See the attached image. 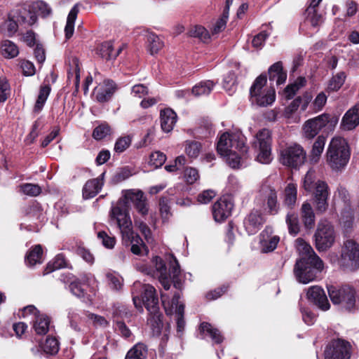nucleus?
<instances>
[{
  "label": "nucleus",
  "instance_id": "f257e3e1",
  "mask_svg": "<svg viewBox=\"0 0 359 359\" xmlns=\"http://www.w3.org/2000/svg\"><path fill=\"white\" fill-rule=\"evenodd\" d=\"M295 247L300 255L297 261L294 272L297 280L307 284L316 278L317 273L323 271V260L315 253L311 246L302 238H297Z\"/></svg>",
  "mask_w": 359,
  "mask_h": 359
},
{
  "label": "nucleus",
  "instance_id": "f03ea898",
  "mask_svg": "<svg viewBox=\"0 0 359 359\" xmlns=\"http://www.w3.org/2000/svg\"><path fill=\"white\" fill-rule=\"evenodd\" d=\"M246 138L241 131L226 132L221 135L217 144L218 154L226 158L233 168L241 165V156L247 154Z\"/></svg>",
  "mask_w": 359,
  "mask_h": 359
},
{
  "label": "nucleus",
  "instance_id": "7ed1b4c3",
  "mask_svg": "<svg viewBox=\"0 0 359 359\" xmlns=\"http://www.w3.org/2000/svg\"><path fill=\"white\" fill-rule=\"evenodd\" d=\"M351 157V149L346 139L336 136L330 140L325 153V160L330 168L335 172L343 170Z\"/></svg>",
  "mask_w": 359,
  "mask_h": 359
},
{
  "label": "nucleus",
  "instance_id": "20e7f679",
  "mask_svg": "<svg viewBox=\"0 0 359 359\" xmlns=\"http://www.w3.org/2000/svg\"><path fill=\"white\" fill-rule=\"evenodd\" d=\"M303 187L313 196V205L318 213H324L328 208V198L330 194L327 183L323 180H316V171L309 169L304 176Z\"/></svg>",
  "mask_w": 359,
  "mask_h": 359
},
{
  "label": "nucleus",
  "instance_id": "39448f33",
  "mask_svg": "<svg viewBox=\"0 0 359 359\" xmlns=\"http://www.w3.org/2000/svg\"><path fill=\"white\" fill-rule=\"evenodd\" d=\"M266 76H259L250 89V100L253 105L266 107L273 104L276 100V90L266 86Z\"/></svg>",
  "mask_w": 359,
  "mask_h": 359
},
{
  "label": "nucleus",
  "instance_id": "423d86ee",
  "mask_svg": "<svg viewBox=\"0 0 359 359\" xmlns=\"http://www.w3.org/2000/svg\"><path fill=\"white\" fill-rule=\"evenodd\" d=\"M271 132L266 128L259 130L252 142V147L257 154L256 160L263 164H269L273 159L271 153Z\"/></svg>",
  "mask_w": 359,
  "mask_h": 359
},
{
  "label": "nucleus",
  "instance_id": "0eeeda50",
  "mask_svg": "<svg viewBox=\"0 0 359 359\" xmlns=\"http://www.w3.org/2000/svg\"><path fill=\"white\" fill-rule=\"evenodd\" d=\"M338 123V118L327 114L319 115L306 121L302 128L304 137L311 140L323 128L332 130Z\"/></svg>",
  "mask_w": 359,
  "mask_h": 359
},
{
  "label": "nucleus",
  "instance_id": "6e6552de",
  "mask_svg": "<svg viewBox=\"0 0 359 359\" xmlns=\"http://www.w3.org/2000/svg\"><path fill=\"white\" fill-rule=\"evenodd\" d=\"M337 233L332 224L326 219H321L314 234L316 249L320 252L327 250L334 245Z\"/></svg>",
  "mask_w": 359,
  "mask_h": 359
},
{
  "label": "nucleus",
  "instance_id": "1a4fd4ad",
  "mask_svg": "<svg viewBox=\"0 0 359 359\" xmlns=\"http://www.w3.org/2000/svg\"><path fill=\"white\" fill-rule=\"evenodd\" d=\"M110 218L114 221L122 234V238H129L132 235V221L128 212V205L123 204V201H118L113 205L110 212Z\"/></svg>",
  "mask_w": 359,
  "mask_h": 359
},
{
  "label": "nucleus",
  "instance_id": "9d476101",
  "mask_svg": "<svg viewBox=\"0 0 359 359\" xmlns=\"http://www.w3.org/2000/svg\"><path fill=\"white\" fill-rule=\"evenodd\" d=\"M255 202L257 205L270 215H276L279 210V204L277 200L276 190L266 183L262 184L255 197Z\"/></svg>",
  "mask_w": 359,
  "mask_h": 359
},
{
  "label": "nucleus",
  "instance_id": "9b49d317",
  "mask_svg": "<svg viewBox=\"0 0 359 359\" xmlns=\"http://www.w3.org/2000/svg\"><path fill=\"white\" fill-rule=\"evenodd\" d=\"M141 288L142 290V300L138 296H133V300L135 307H142V301L144 306L149 314H156L158 311V299L156 294V289L151 285H142L140 282H136L133 285V289Z\"/></svg>",
  "mask_w": 359,
  "mask_h": 359
},
{
  "label": "nucleus",
  "instance_id": "f8f14e48",
  "mask_svg": "<svg viewBox=\"0 0 359 359\" xmlns=\"http://www.w3.org/2000/svg\"><path fill=\"white\" fill-rule=\"evenodd\" d=\"M306 158V151L300 144L296 143L287 145L280 152V163L293 168L302 166L304 163Z\"/></svg>",
  "mask_w": 359,
  "mask_h": 359
},
{
  "label": "nucleus",
  "instance_id": "ddd939ff",
  "mask_svg": "<svg viewBox=\"0 0 359 359\" xmlns=\"http://www.w3.org/2000/svg\"><path fill=\"white\" fill-rule=\"evenodd\" d=\"M340 262L345 269L355 271L359 268V244L354 240L348 239L344 241Z\"/></svg>",
  "mask_w": 359,
  "mask_h": 359
},
{
  "label": "nucleus",
  "instance_id": "4468645a",
  "mask_svg": "<svg viewBox=\"0 0 359 359\" xmlns=\"http://www.w3.org/2000/svg\"><path fill=\"white\" fill-rule=\"evenodd\" d=\"M328 294L334 304H343L348 310L351 311L355 304V291L351 287H342L337 289L334 286L327 287Z\"/></svg>",
  "mask_w": 359,
  "mask_h": 359
},
{
  "label": "nucleus",
  "instance_id": "2eb2a0df",
  "mask_svg": "<svg viewBox=\"0 0 359 359\" xmlns=\"http://www.w3.org/2000/svg\"><path fill=\"white\" fill-rule=\"evenodd\" d=\"M351 348L347 341L341 339L332 340L325 347V359H350Z\"/></svg>",
  "mask_w": 359,
  "mask_h": 359
},
{
  "label": "nucleus",
  "instance_id": "dca6fc26",
  "mask_svg": "<svg viewBox=\"0 0 359 359\" xmlns=\"http://www.w3.org/2000/svg\"><path fill=\"white\" fill-rule=\"evenodd\" d=\"M306 298L323 311H327L330 307L324 290L318 285H313L307 289Z\"/></svg>",
  "mask_w": 359,
  "mask_h": 359
},
{
  "label": "nucleus",
  "instance_id": "f3484780",
  "mask_svg": "<svg viewBox=\"0 0 359 359\" xmlns=\"http://www.w3.org/2000/svg\"><path fill=\"white\" fill-rule=\"evenodd\" d=\"M279 241V236L273 235L272 228L266 226L259 235V245L262 252L267 253L273 251Z\"/></svg>",
  "mask_w": 359,
  "mask_h": 359
},
{
  "label": "nucleus",
  "instance_id": "a211bd4d",
  "mask_svg": "<svg viewBox=\"0 0 359 359\" xmlns=\"http://www.w3.org/2000/svg\"><path fill=\"white\" fill-rule=\"evenodd\" d=\"M233 205L226 198H221L212 206V215L217 222L224 221L231 212Z\"/></svg>",
  "mask_w": 359,
  "mask_h": 359
},
{
  "label": "nucleus",
  "instance_id": "6ab92c4d",
  "mask_svg": "<svg viewBox=\"0 0 359 359\" xmlns=\"http://www.w3.org/2000/svg\"><path fill=\"white\" fill-rule=\"evenodd\" d=\"M163 317V316H149L147 319V325L153 336L158 337L163 331L164 337L167 338L170 325L168 322H164Z\"/></svg>",
  "mask_w": 359,
  "mask_h": 359
},
{
  "label": "nucleus",
  "instance_id": "aec40b11",
  "mask_svg": "<svg viewBox=\"0 0 359 359\" xmlns=\"http://www.w3.org/2000/svg\"><path fill=\"white\" fill-rule=\"evenodd\" d=\"M264 219L262 214L258 210H252L245 219L244 226L249 235H253L257 233L262 224Z\"/></svg>",
  "mask_w": 359,
  "mask_h": 359
},
{
  "label": "nucleus",
  "instance_id": "412c9836",
  "mask_svg": "<svg viewBox=\"0 0 359 359\" xmlns=\"http://www.w3.org/2000/svg\"><path fill=\"white\" fill-rule=\"evenodd\" d=\"M359 125V104H355L344 115L340 127L343 130H351Z\"/></svg>",
  "mask_w": 359,
  "mask_h": 359
},
{
  "label": "nucleus",
  "instance_id": "4be33fe9",
  "mask_svg": "<svg viewBox=\"0 0 359 359\" xmlns=\"http://www.w3.org/2000/svg\"><path fill=\"white\" fill-rule=\"evenodd\" d=\"M199 332L202 339L209 337L214 344H219L224 341L221 332L208 323H202L199 326Z\"/></svg>",
  "mask_w": 359,
  "mask_h": 359
},
{
  "label": "nucleus",
  "instance_id": "5701e85b",
  "mask_svg": "<svg viewBox=\"0 0 359 359\" xmlns=\"http://www.w3.org/2000/svg\"><path fill=\"white\" fill-rule=\"evenodd\" d=\"M116 90V84L112 81H104L95 88V99L100 102H105L110 100Z\"/></svg>",
  "mask_w": 359,
  "mask_h": 359
},
{
  "label": "nucleus",
  "instance_id": "b1692460",
  "mask_svg": "<svg viewBox=\"0 0 359 359\" xmlns=\"http://www.w3.org/2000/svg\"><path fill=\"white\" fill-rule=\"evenodd\" d=\"M104 173H102L100 177L90 180L86 182L83 189V196L84 198H91L96 196L103 186V177Z\"/></svg>",
  "mask_w": 359,
  "mask_h": 359
},
{
  "label": "nucleus",
  "instance_id": "393cba45",
  "mask_svg": "<svg viewBox=\"0 0 359 359\" xmlns=\"http://www.w3.org/2000/svg\"><path fill=\"white\" fill-rule=\"evenodd\" d=\"M152 263L154 265L161 284L165 290H168L170 287V278H168L166 266L162 259L156 256L153 258Z\"/></svg>",
  "mask_w": 359,
  "mask_h": 359
},
{
  "label": "nucleus",
  "instance_id": "a878e982",
  "mask_svg": "<svg viewBox=\"0 0 359 359\" xmlns=\"http://www.w3.org/2000/svg\"><path fill=\"white\" fill-rule=\"evenodd\" d=\"M325 142L326 138L323 135H319L315 140L309 154V161L311 164L315 165L320 161Z\"/></svg>",
  "mask_w": 359,
  "mask_h": 359
},
{
  "label": "nucleus",
  "instance_id": "bb28decb",
  "mask_svg": "<svg viewBox=\"0 0 359 359\" xmlns=\"http://www.w3.org/2000/svg\"><path fill=\"white\" fill-rule=\"evenodd\" d=\"M177 114L171 109H165L161 111L160 119L162 130L165 133L172 130L176 122Z\"/></svg>",
  "mask_w": 359,
  "mask_h": 359
},
{
  "label": "nucleus",
  "instance_id": "cd10ccee",
  "mask_svg": "<svg viewBox=\"0 0 359 359\" xmlns=\"http://www.w3.org/2000/svg\"><path fill=\"white\" fill-rule=\"evenodd\" d=\"M306 80L304 77L299 76L294 82L288 84L283 90L281 95L286 100H291L294 96L304 87Z\"/></svg>",
  "mask_w": 359,
  "mask_h": 359
},
{
  "label": "nucleus",
  "instance_id": "c85d7f7f",
  "mask_svg": "<svg viewBox=\"0 0 359 359\" xmlns=\"http://www.w3.org/2000/svg\"><path fill=\"white\" fill-rule=\"evenodd\" d=\"M123 241L127 245L130 244L131 252L135 255H142V250L144 251V254H148V250L145 245H144L143 241L142 238L136 233H135L133 231H132L131 236H129V238H122Z\"/></svg>",
  "mask_w": 359,
  "mask_h": 359
},
{
  "label": "nucleus",
  "instance_id": "c756f323",
  "mask_svg": "<svg viewBox=\"0 0 359 359\" xmlns=\"http://www.w3.org/2000/svg\"><path fill=\"white\" fill-rule=\"evenodd\" d=\"M269 77L270 81H276L277 85L283 84L287 79V73L283 71L281 62H277L269 69Z\"/></svg>",
  "mask_w": 359,
  "mask_h": 359
},
{
  "label": "nucleus",
  "instance_id": "7c9ffc66",
  "mask_svg": "<svg viewBox=\"0 0 359 359\" xmlns=\"http://www.w3.org/2000/svg\"><path fill=\"white\" fill-rule=\"evenodd\" d=\"M162 302L165 309L166 314H184V305L180 300V296L175 294L170 305V303H166L164 297L162 296Z\"/></svg>",
  "mask_w": 359,
  "mask_h": 359
},
{
  "label": "nucleus",
  "instance_id": "2f4dec72",
  "mask_svg": "<svg viewBox=\"0 0 359 359\" xmlns=\"http://www.w3.org/2000/svg\"><path fill=\"white\" fill-rule=\"evenodd\" d=\"M145 198L143 191L140 189H128L122 191V198L119 201H123L126 205H128V203L130 202L135 206Z\"/></svg>",
  "mask_w": 359,
  "mask_h": 359
},
{
  "label": "nucleus",
  "instance_id": "473e14b6",
  "mask_svg": "<svg viewBox=\"0 0 359 359\" xmlns=\"http://www.w3.org/2000/svg\"><path fill=\"white\" fill-rule=\"evenodd\" d=\"M302 221L305 227L311 229L315 224V214L311 204L309 202H304L301 208Z\"/></svg>",
  "mask_w": 359,
  "mask_h": 359
},
{
  "label": "nucleus",
  "instance_id": "72a5a7b5",
  "mask_svg": "<svg viewBox=\"0 0 359 359\" xmlns=\"http://www.w3.org/2000/svg\"><path fill=\"white\" fill-rule=\"evenodd\" d=\"M121 51V48H118L116 50H114L113 44L111 41L102 43L97 48L98 54L106 60L116 58Z\"/></svg>",
  "mask_w": 359,
  "mask_h": 359
},
{
  "label": "nucleus",
  "instance_id": "f704fd0d",
  "mask_svg": "<svg viewBox=\"0 0 359 359\" xmlns=\"http://www.w3.org/2000/svg\"><path fill=\"white\" fill-rule=\"evenodd\" d=\"M215 86L212 81L207 80L196 84L191 90L195 97L205 96L210 93Z\"/></svg>",
  "mask_w": 359,
  "mask_h": 359
},
{
  "label": "nucleus",
  "instance_id": "c9c22d12",
  "mask_svg": "<svg viewBox=\"0 0 359 359\" xmlns=\"http://www.w3.org/2000/svg\"><path fill=\"white\" fill-rule=\"evenodd\" d=\"M50 319L48 316H36L33 327L36 334H46L50 327Z\"/></svg>",
  "mask_w": 359,
  "mask_h": 359
},
{
  "label": "nucleus",
  "instance_id": "e433bc0d",
  "mask_svg": "<svg viewBox=\"0 0 359 359\" xmlns=\"http://www.w3.org/2000/svg\"><path fill=\"white\" fill-rule=\"evenodd\" d=\"M147 49L151 55H154L163 47L164 43L160 38L154 33L147 34Z\"/></svg>",
  "mask_w": 359,
  "mask_h": 359
},
{
  "label": "nucleus",
  "instance_id": "4c0bfd02",
  "mask_svg": "<svg viewBox=\"0 0 359 359\" xmlns=\"http://www.w3.org/2000/svg\"><path fill=\"white\" fill-rule=\"evenodd\" d=\"M297 184L289 183L284 191V204L289 208L293 207L297 201Z\"/></svg>",
  "mask_w": 359,
  "mask_h": 359
},
{
  "label": "nucleus",
  "instance_id": "58836bf2",
  "mask_svg": "<svg viewBox=\"0 0 359 359\" xmlns=\"http://www.w3.org/2000/svg\"><path fill=\"white\" fill-rule=\"evenodd\" d=\"M51 88L48 84H44L41 86L39 93L36 101L34 111L35 112H39L43 109L44 104L50 95Z\"/></svg>",
  "mask_w": 359,
  "mask_h": 359
},
{
  "label": "nucleus",
  "instance_id": "ea45409f",
  "mask_svg": "<svg viewBox=\"0 0 359 359\" xmlns=\"http://www.w3.org/2000/svg\"><path fill=\"white\" fill-rule=\"evenodd\" d=\"M79 13V8L76 5H75L69 11L67 23L65 28V36L67 39H69L72 36L74 30V23L76 19L77 15Z\"/></svg>",
  "mask_w": 359,
  "mask_h": 359
},
{
  "label": "nucleus",
  "instance_id": "a19ab883",
  "mask_svg": "<svg viewBox=\"0 0 359 359\" xmlns=\"http://www.w3.org/2000/svg\"><path fill=\"white\" fill-rule=\"evenodd\" d=\"M1 54L6 58H13L19 53L18 46L10 40H4L1 42L0 48Z\"/></svg>",
  "mask_w": 359,
  "mask_h": 359
},
{
  "label": "nucleus",
  "instance_id": "79ce46f5",
  "mask_svg": "<svg viewBox=\"0 0 359 359\" xmlns=\"http://www.w3.org/2000/svg\"><path fill=\"white\" fill-rule=\"evenodd\" d=\"M184 152L189 158L191 159L196 158L201 151L202 146L200 142L193 140H187L184 143Z\"/></svg>",
  "mask_w": 359,
  "mask_h": 359
},
{
  "label": "nucleus",
  "instance_id": "37998d69",
  "mask_svg": "<svg viewBox=\"0 0 359 359\" xmlns=\"http://www.w3.org/2000/svg\"><path fill=\"white\" fill-rule=\"evenodd\" d=\"M346 74L343 72H340L334 75L329 81L327 90L329 92H334L339 90L344 85L346 79Z\"/></svg>",
  "mask_w": 359,
  "mask_h": 359
},
{
  "label": "nucleus",
  "instance_id": "c03bdc74",
  "mask_svg": "<svg viewBox=\"0 0 359 359\" xmlns=\"http://www.w3.org/2000/svg\"><path fill=\"white\" fill-rule=\"evenodd\" d=\"M42 248L40 245H35L27 255L25 262L29 266L41 262Z\"/></svg>",
  "mask_w": 359,
  "mask_h": 359
},
{
  "label": "nucleus",
  "instance_id": "a18cd8bd",
  "mask_svg": "<svg viewBox=\"0 0 359 359\" xmlns=\"http://www.w3.org/2000/svg\"><path fill=\"white\" fill-rule=\"evenodd\" d=\"M147 349L143 344H137L127 353L125 359H146Z\"/></svg>",
  "mask_w": 359,
  "mask_h": 359
},
{
  "label": "nucleus",
  "instance_id": "49530a36",
  "mask_svg": "<svg viewBox=\"0 0 359 359\" xmlns=\"http://www.w3.org/2000/svg\"><path fill=\"white\" fill-rule=\"evenodd\" d=\"M354 216L352 209L344 210L341 212V224L345 233L351 231L353 226Z\"/></svg>",
  "mask_w": 359,
  "mask_h": 359
},
{
  "label": "nucleus",
  "instance_id": "de8ad7c7",
  "mask_svg": "<svg viewBox=\"0 0 359 359\" xmlns=\"http://www.w3.org/2000/svg\"><path fill=\"white\" fill-rule=\"evenodd\" d=\"M18 27L17 22L13 19L8 17V19L0 25V32L7 36H12L17 32Z\"/></svg>",
  "mask_w": 359,
  "mask_h": 359
},
{
  "label": "nucleus",
  "instance_id": "09e8293b",
  "mask_svg": "<svg viewBox=\"0 0 359 359\" xmlns=\"http://www.w3.org/2000/svg\"><path fill=\"white\" fill-rule=\"evenodd\" d=\"M166 161V156L159 151L152 152L149 156V165L154 168L161 167Z\"/></svg>",
  "mask_w": 359,
  "mask_h": 359
},
{
  "label": "nucleus",
  "instance_id": "8fccbe9b",
  "mask_svg": "<svg viewBox=\"0 0 359 359\" xmlns=\"http://www.w3.org/2000/svg\"><path fill=\"white\" fill-rule=\"evenodd\" d=\"M135 225L139 229L140 232L144 236L145 240L148 243L152 244L154 242V239L152 236L151 229L147 224L143 221L139 220L136 218L134 219Z\"/></svg>",
  "mask_w": 359,
  "mask_h": 359
},
{
  "label": "nucleus",
  "instance_id": "3c124183",
  "mask_svg": "<svg viewBox=\"0 0 359 359\" xmlns=\"http://www.w3.org/2000/svg\"><path fill=\"white\" fill-rule=\"evenodd\" d=\"M306 17L305 23L313 28H317L323 21V16L317 13V11L308 12L306 11Z\"/></svg>",
  "mask_w": 359,
  "mask_h": 359
},
{
  "label": "nucleus",
  "instance_id": "603ef678",
  "mask_svg": "<svg viewBox=\"0 0 359 359\" xmlns=\"http://www.w3.org/2000/svg\"><path fill=\"white\" fill-rule=\"evenodd\" d=\"M69 289L74 295L82 299L83 302L91 301L90 296L86 295L85 290L80 283L76 281L71 283Z\"/></svg>",
  "mask_w": 359,
  "mask_h": 359
},
{
  "label": "nucleus",
  "instance_id": "864d4df0",
  "mask_svg": "<svg viewBox=\"0 0 359 359\" xmlns=\"http://www.w3.org/2000/svg\"><path fill=\"white\" fill-rule=\"evenodd\" d=\"M286 222L290 234L297 235L299 231L298 217L294 213H288L286 217Z\"/></svg>",
  "mask_w": 359,
  "mask_h": 359
},
{
  "label": "nucleus",
  "instance_id": "5fc2aeb1",
  "mask_svg": "<svg viewBox=\"0 0 359 359\" xmlns=\"http://www.w3.org/2000/svg\"><path fill=\"white\" fill-rule=\"evenodd\" d=\"M184 180L189 184H193L200 178V175L196 168L187 167L184 170Z\"/></svg>",
  "mask_w": 359,
  "mask_h": 359
},
{
  "label": "nucleus",
  "instance_id": "6e6d98bb",
  "mask_svg": "<svg viewBox=\"0 0 359 359\" xmlns=\"http://www.w3.org/2000/svg\"><path fill=\"white\" fill-rule=\"evenodd\" d=\"M11 93V86L6 77H0V104L6 101Z\"/></svg>",
  "mask_w": 359,
  "mask_h": 359
},
{
  "label": "nucleus",
  "instance_id": "4d7b16f0",
  "mask_svg": "<svg viewBox=\"0 0 359 359\" xmlns=\"http://www.w3.org/2000/svg\"><path fill=\"white\" fill-rule=\"evenodd\" d=\"M97 238L102 243V245L107 249H113L116 243V240L114 236H110L103 231L97 233Z\"/></svg>",
  "mask_w": 359,
  "mask_h": 359
},
{
  "label": "nucleus",
  "instance_id": "13d9d810",
  "mask_svg": "<svg viewBox=\"0 0 359 359\" xmlns=\"http://www.w3.org/2000/svg\"><path fill=\"white\" fill-rule=\"evenodd\" d=\"M110 134L111 128L109 126L105 123H103L94 129L93 137L97 140H100L109 135Z\"/></svg>",
  "mask_w": 359,
  "mask_h": 359
},
{
  "label": "nucleus",
  "instance_id": "bf43d9fd",
  "mask_svg": "<svg viewBox=\"0 0 359 359\" xmlns=\"http://www.w3.org/2000/svg\"><path fill=\"white\" fill-rule=\"evenodd\" d=\"M300 99H294L284 109L283 116L287 119L293 118L300 107Z\"/></svg>",
  "mask_w": 359,
  "mask_h": 359
},
{
  "label": "nucleus",
  "instance_id": "052dcab7",
  "mask_svg": "<svg viewBox=\"0 0 359 359\" xmlns=\"http://www.w3.org/2000/svg\"><path fill=\"white\" fill-rule=\"evenodd\" d=\"M66 266L65 258L62 255H57L52 262H50L46 269V273L63 268Z\"/></svg>",
  "mask_w": 359,
  "mask_h": 359
},
{
  "label": "nucleus",
  "instance_id": "680f3d73",
  "mask_svg": "<svg viewBox=\"0 0 359 359\" xmlns=\"http://www.w3.org/2000/svg\"><path fill=\"white\" fill-rule=\"evenodd\" d=\"M70 62V70L68 72V78L69 79L70 76H72L73 74H75L76 81L75 86L77 88L79 86L80 81V68H79V60L74 57L69 60Z\"/></svg>",
  "mask_w": 359,
  "mask_h": 359
},
{
  "label": "nucleus",
  "instance_id": "e2e57ef3",
  "mask_svg": "<svg viewBox=\"0 0 359 359\" xmlns=\"http://www.w3.org/2000/svg\"><path fill=\"white\" fill-rule=\"evenodd\" d=\"M110 287L114 290L121 289L123 283V278L115 272H109L106 274Z\"/></svg>",
  "mask_w": 359,
  "mask_h": 359
},
{
  "label": "nucleus",
  "instance_id": "0e129e2a",
  "mask_svg": "<svg viewBox=\"0 0 359 359\" xmlns=\"http://www.w3.org/2000/svg\"><path fill=\"white\" fill-rule=\"evenodd\" d=\"M44 351L48 353H56L59 350V342L55 337H48L43 346Z\"/></svg>",
  "mask_w": 359,
  "mask_h": 359
},
{
  "label": "nucleus",
  "instance_id": "69168bd1",
  "mask_svg": "<svg viewBox=\"0 0 359 359\" xmlns=\"http://www.w3.org/2000/svg\"><path fill=\"white\" fill-rule=\"evenodd\" d=\"M20 189L25 194L30 196H36L41 192V189L39 185L29 183L21 185Z\"/></svg>",
  "mask_w": 359,
  "mask_h": 359
},
{
  "label": "nucleus",
  "instance_id": "338daca9",
  "mask_svg": "<svg viewBox=\"0 0 359 359\" xmlns=\"http://www.w3.org/2000/svg\"><path fill=\"white\" fill-rule=\"evenodd\" d=\"M187 163V158L184 156L181 155L177 156L173 163L166 165L165 169L170 172H172L180 170Z\"/></svg>",
  "mask_w": 359,
  "mask_h": 359
},
{
  "label": "nucleus",
  "instance_id": "774afa93",
  "mask_svg": "<svg viewBox=\"0 0 359 359\" xmlns=\"http://www.w3.org/2000/svg\"><path fill=\"white\" fill-rule=\"evenodd\" d=\"M236 83V77L233 72H230L224 79L223 87L224 88L231 93L234 90Z\"/></svg>",
  "mask_w": 359,
  "mask_h": 359
}]
</instances>
